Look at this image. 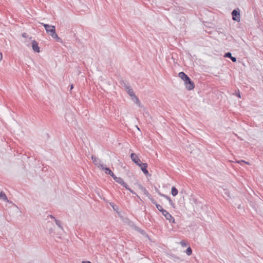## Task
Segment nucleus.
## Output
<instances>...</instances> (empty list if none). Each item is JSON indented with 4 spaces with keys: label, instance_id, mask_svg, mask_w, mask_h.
<instances>
[{
    "label": "nucleus",
    "instance_id": "nucleus-9",
    "mask_svg": "<svg viewBox=\"0 0 263 263\" xmlns=\"http://www.w3.org/2000/svg\"><path fill=\"white\" fill-rule=\"evenodd\" d=\"M101 169L104 171L105 174H106L107 175H109L112 178H113V176H115V175L114 174V173L108 167H105L103 165V166H101Z\"/></svg>",
    "mask_w": 263,
    "mask_h": 263
},
{
    "label": "nucleus",
    "instance_id": "nucleus-34",
    "mask_svg": "<svg viewBox=\"0 0 263 263\" xmlns=\"http://www.w3.org/2000/svg\"><path fill=\"white\" fill-rule=\"evenodd\" d=\"M241 161H242V162H244V163H246V164H249V162H246V161H244V160H241Z\"/></svg>",
    "mask_w": 263,
    "mask_h": 263
},
{
    "label": "nucleus",
    "instance_id": "nucleus-20",
    "mask_svg": "<svg viewBox=\"0 0 263 263\" xmlns=\"http://www.w3.org/2000/svg\"><path fill=\"white\" fill-rule=\"evenodd\" d=\"M54 221L55 222L56 224L58 226V227L62 229L63 228H62V227L61 226V223L60 221L58 220V219H55Z\"/></svg>",
    "mask_w": 263,
    "mask_h": 263
},
{
    "label": "nucleus",
    "instance_id": "nucleus-31",
    "mask_svg": "<svg viewBox=\"0 0 263 263\" xmlns=\"http://www.w3.org/2000/svg\"><path fill=\"white\" fill-rule=\"evenodd\" d=\"M82 263H91V262L89 261H83L82 262Z\"/></svg>",
    "mask_w": 263,
    "mask_h": 263
},
{
    "label": "nucleus",
    "instance_id": "nucleus-24",
    "mask_svg": "<svg viewBox=\"0 0 263 263\" xmlns=\"http://www.w3.org/2000/svg\"><path fill=\"white\" fill-rule=\"evenodd\" d=\"M180 244L183 247H186L187 246V244L185 242V241H184V240H182L181 242H180Z\"/></svg>",
    "mask_w": 263,
    "mask_h": 263
},
{
    "label": "nucleus",
    "instance_id": "nucleus-14",
    "mask_svg": "<svg viewBox=\"0 0 263 263\" xmlns=\"http://www.w3.org/2000/svg\"><path fill=\"white\" fill-rule=\"evenodd\" d=\"M0 199H3V200H4L5 201L9 202V200H8L6 194L3 192H0Z\"/></svg>",
    "mask_w": 263,
    "mask_h": 263
},
{
    "label": "nucleus",
    "instance_id": "nucleus-32",
    "mask_svg": "<svg viewBox=\"0 0 263 263\" xmlns=\"http://www.w3.org/2000/svg\"><path fill=\"white\" fill-rule=\"evenodd\" d=\"M49 216L50 218L54 219V220H55V219H56L53 216H52L51 215H50Z\"/></svg>",
    "mask_w": 263,
    "mask_h": 263
},
{
    "label": "nucleus",
    "instance_id": "nucleus-29",
    "mask_svg": "<svg viewBox=\"0 0 263 263\" xmlns=\"http://www.w3.org/2000/svg\"><path fill=\"white\" fill-rule=\"evenodd\" d=\"M22 36L24 37H27L28 36V35L26 33H23L22 34Z\"/></svg>",
    "mask_w": 263,
    "mask_h": 263
},
{
    "label": "nucleus",
    "instance_id": "nucleus-25",
    "mask_svg": "<svg viewBox=\"0 0 263 263\" xmlns=\"http://www.w3.org/2000/svg\"><path fill=\"white\" fill-rule=\"evenodd\" d=\"M156 206L157 208V209L159 211L160 209H162V207L160 205V204H156Z\"/></svg>",
    "mask_w": 263,
    "mask_h": 263
},
{
    "label": "nucleus",
    "instance_id": "nucleus-27",
    "mask_svg": "<svg viewBox=\"0 0 263 263\" xmlns=\"http://www.w3.org/2000/svg\"><path fill=\"white\" fill-rule=\"evenodd\" d=\"M169 221L170 222L175 223V220L173 217H172V218L171 219V220H169Z\"/></svg>",
    "mask_w": 263,
    "mask_h": 263
},
{
    "label": "nucleus",
    "instance_id": "nucleus-36",
    "mask_svg": "<svg viewBox=\"0 0 263 263\" xmlns=\"http://www.w3.org/2000/svg\"><path fill=\"white\" fill-rule=\"evenodd\" d=\"M136 127H137V129H138V130H140V129L139 128V127L137 126H136Z\"/></svg>",
    "mask_w": 263,
    "mask_h": 263
},
{
    "label": "nucleus",
    "instance_id": "nucleus-1",
    "mask_svg": "<svg viewBox=\"0 0 263 263\" xmlns=\"http://www.w3.org/2000/svg\"><path fill=\"white\" fill-rule=\"evenodd\" d=\"M178 76L184 82L186 88L187 90H191L194 88L195 85L193 81L184 72H180Z\"/></svg>",
    "mask_w": 263,
    "mask_h": 263
},
{
    "label": "nucleus",
    "instance_id": "nucleus-6",
    "mask_svg": "<svg viewBox=\"0 0 263 263\" xmlns=\"http://www.w3.org/2000/svg\"><path fill=\"white\" fill-rule=\"evenodd\" d=\"M91 159L95 165L97 166L98 167L101 168V166H103V165L101 164V161L95 156H91Z\"/></svg>",
    "mask_w": 263,
    "mask_h": 263
},
{
    "label": "nucleus",
    "instance_id": "nucleus-19",
    "mask_svg": "<svg viewBox=\"0 0 263 263\" xmlns=\"http://www.w3.org/2000/svg\"><path fill=\"white\" fill-rule=\"evenodd\" d=\"M185 253L187 255H191L192 253V250L190 247H188L185 250Z\"/></svg>",
    "mask_w": 263,
    "mask_h": 263
},
{
    "label": "nucleus",
    "instance_id": "nucleus-13",
    "mask_svg": "<svg viewBox=\"0 0 263 263\" xmlns=\"http://www.w3.org/2000/svg\"><path fill=\"white\" fill-rule=\"evenodd\" d=\"M140 189L143 192L144 194L146 195L148 198H150L151 195L149 193V192L147 191L145 187H143L142 185L139 186Z\"/></svg>",
    "mask_w": 263,
    "mask_h": 263
},
{
    "label": "nucleus",
    "instance_id": "nucleus-21",
    "mask_svg": "<svg viewBox=\"0 0 263 263\" xmlns=\"http://www.w3.org/2000/svg\"><path fill=\"white\" fill-rule=\"evenodd\" d=\"M148 199L151 201V202L156 205L157 204L156 201L154 200V199L152 197V195L151 196L150 198H148Z\"/></svg>",
    "mask_w": 263,
    "mask_h": 263
},
{
    "label": "nucleus",
    "instance_id": "nucleus-30",
    "mask_svg": "<svg viewBox=\"0 0 263 263\" xmlns=\"http://www.w3.org/2000/svg\"><path fill=\"white\" fill-rule=\"evenodd\" d=\"M3 59V54L2 52H0V61H1Z\"/></svg>",
    "mask_w": 263,
    "mask_h": 263
},
{
    "label": "nucleus",
    "instance_id": "nucleus-4",
    "mask_svg": "<svg viewBox=\"0 0 263 263\" xmlns=\"http://www.w3.org/2000/svg\"><path fill=\"white\" fill-rule=\"evenodd\" d=\"M130 158L132 161L136 163L137 165L140 166V164L142 163L141 160L138 156L135 153H132L130 155Z\"/></svg>",
    "mask_w": 263,
    "mask_h": 263
},
{
    "label": "nucleus",
    "instance_id": "nucleus-16",
    "mask_svg": "<svg viewBox=\"0 0 263 263\" xmlns=\"http://www.w3.org/2000/svg\"><path fill=\"white\" fill-rule=\"evenodd\" d=\"M133 101L137 104L139 106H140V102L138 99V98L135 95L134 96H133L132 98Z\"/></svg>",
    "mask_w": 263,
    "mask_h": 263
},
{
    "label": "nucleus",
    "instance_id": "nucleus-5",
    "mask_svg": "<svg viewBox=\"0 0 263 263\" xmlns=\"http://www.w3.org/2000/svg\"><path fill=\"white\" fill-rule=\"evenodd\" d=\"M113 179L118 183L122 185L124 187L127 188V184L124 182L123 179L121 177H118L116 175L113 176Z\"/></svg>",
    "mask_w": 263,
    "mask_h": 263
},
{
    "label": "nucleus",
    "instance_id": "nucleus-22",
    "mask_svg": "<svg viewBox=\"0 0 263 263\" xmlns=\"http://www.w3.org/2000/svg\"><path fill=\"white\" fill-rule=\"evenodd\" d=\"M110 205L112 207L115 211H116L118 209L117 206L113 202L110 203Z\"/></svg>",
    "mask_w": 263,
    "mask_h": 263
},
{
    "label": "nucleus",
    "instance_id": "nucleus-18",
    "mask_svg": "<svg viewBox=\"0 0 263 263\" xmlns=\"http://www.w3.org/2000/svg\"><path fill=\"white\" fill-rule=\"evenodd\" d=\"M127 88L128 89L127 90V93L132 98L133 96L135 95V93L132 89H130L129 87H128Z\"/></svg>",
    "mask_w": 263,
    "mask_h": 263
},
{
    "label": "nucleus",
    "instance_id": "nucleus-11",
    "mask_svg": "<svg viewBox=\"0 0 263 263\" xmlns=\"http://www.w3.org/2000/svg\"><path fill=\"white\" fill-rule=\"evenodd\" d=\"M129 225H130L131 227L134 228L135 230H136L137 231L140 232L141 234H144V231L143 230H142L140 228L137 227L136 225H135V224L133 222L129 221Z\"/></svg>",
    "mask_w": 263,
    "mask_h": 263
},
{
    "label": "nucleus",
    "instance_id": "nucleus-2",
    "mask_svg": "<svg viewBox=\"0 0 263 263\" xmlns=\"http://www.w3.org/2000/svg\"><path fill=\"white\" fill-rule=\"evenodd\" d=\"M46 32L50 34L53 39L56 40L58 42L62 43V40L58 36L55 32V28L54 26L49 25L48 24H42Z\"/></svg>",
    "mask_w": 263,
    "mask_h": 263
},
{
    "label": "nucleus",
    "instance_id": "nucleus-8",
    "mask_svg": "<svg viewBox=\"0 0 263 263\" xmlns=\"http://www.w3.org/2000/svg\"><path fill=\"white\" fill-rule=\"evenodd\" d=\"M139 166L141 168V170L143 172V173L145 175H147L148 174V172L147 170V164L146 163H141Z\"/></svg>",
    "mask_w": 263,
    "mask_h": 263
},
{
    "label": "nucleus",
    "instance_id": "nucleus-12",
    "mask_svg": "<svg viewBox=\"0 0 263 263\" xmlns=\"http://www.w3.org/2000/svg\"><path fill=\"white\" fill-rule=\"evenodd\" d=\"M224 57H226V58H230L232 61V62H236L237 61L236 58L234 57H233L232 55V53L231 52H226L224 54Z\"/></svg>",
    "mask_w": 263,
    "mask_h": 263
},
{
    "label": "nucleus",
    "instance_id": "nucleus-33",
    "mask_svg": "<svg viewBox=\"0 0 263 263\" xmlns=\"http://www.w3.org/2000/svg\"><path fill=\"white\" fill-rule=\"evenodd\" d=\"M73 84H71V85H70V90H71V89H73Z\"/></svg>",
    "mask_w": 263,
    "mask_h": 263
},
{
    "label": "nucleus",
    "instance_id": "nucleus-23",
    "mask_svg": "<svg viewBox=\"0 0 263 263\" xmlns=\"http://www.w3.org/2000/svg\"><path fill=\"white\" fill-rule=\"evenodd\" d=\"M125 189H127V190H128L133 194H136L135 192L133 190H132L131 189L128 187V185L127 186V188H125Z\"/></svg>",
    "mask_w": 263,
    "mask_h": 263
},
{
    "label": "nucleus",
    "instance_id": "nucleus-7",
    "mask_svg": "<svg viewBox=\"0 0 263 263\" xmlns=\"http://www.w3.org/2000/svg\"><path fill=\"white\" fill-rule=\"evenodd\" d=\"M32 47L33 50L35 52H40V48L38 46V43L35 41L33 40L32 41Z\"/></svg>",
    "mask_w": 263,
    "mask_h": 263
},
{
    "label": "nucleus",
    "instance_id": "nucleus-3",
    "mask_svg": "<svg viewBox=\"0 0 263 263\" xmlns=\"http://www.w3.org/2000/svg\"><path fill=\"white\" fill-rule=\"evenodd\" d=\"M232 19L234 21H237L238 22H240V14L239 9L233 10L232 12Z\"/></svg>",
    "mask_w": 263,
    "mask_h": 263
},
{
    "label": "nucleus",
    "instance_id": "nucleus-17",
    "mask_svg": "<svg viewBox=\"0 0 263 263\" xmlns=\"http://www.w3.org/2000/svg\"><path fill=\"white\" fill-rule=\"evenodd\" d=\"M178 190L175 187L173 186L171 189V194L173 196H175L178 194Z\"/></svg>",
    "mask_w": 263,
    "mask_h": 263
},
{
    "label": "nucleus",
    "instance_id": "nucleus-10",
    "mask_svg": "<svg viewBox=\"0 0 263 263\" xmlns=\"http://www.w3.org/2000/svg\"><path fill=\"white\" fill-rule=\"evenodd\" d=\"M158 194L162 196V197H164L165 198H166L167 199V201H168L170 204H171V205L173 207V208H175V203L173 202V201H172V200L171 199V198L168 196L167 195H165V194H162L160 192L158 193Z\"/></svg>",
    "mask_w": 263,
    "mask_h": 263
},
{
    "label": "nucleus",
    "instance_id": "nucleus-15",
    "mask_svg": "<svg viewBox=\"0 0 263 263\" xmlns=\"http://www.w3.org/2000/svg\"><path fill=\"white\" fill-rule=\"evenodd\" d=\"M165 218L168 220H171L172 218V216L166 210L164 214H162Z\"/></svg>",
    "mask_w": 263,
    "mask_h": 263
},
{
    "label": "nucleus",
    "instance_id": "nucleus-28",
    "mask_svg": "<svg viewBox=\"0 0 263 263\" xmlns=\"http://www.w3.org/2000/svg\"><path fill=\"white\" fill-rule=\"evenodd\" d=\"M165 211H166V210H164L163 208H162V209H160V210H159V211H160V212H161L162 213V214L164 213V212H165Z\"/></svg>",
    "mask_w": 263,
    "mask_h": 263
},
{
    "label": "nucleus",
    "instance_id": "nucleus-35",
    "mask_svg": "<svg viewBox=\"0 0 263 263\" xmlns=\"http://www.w3.org/2000/svg\"><path fill=\"white\" fill-rule=\"evenodd\" d=\"M225 194H226V195H227V196H228V197H230V194H229V193H227V192H225Z\"/></svg>",
    "mask_w": 263,
    "mask_h": 263
},
{
    "label": "nucleus",
    "instance_id": "nucleus-26",
    "mask_svg": "<svg viewBox=\"0 0 263 263\" xmlns=\"http://www.w3.org/2000/svg\"><path fill=\"white\" fill-rule=\"evenodd\" d=\"M236 96L237 97H238L239 98H241V96H240V93L239 90H238V92H236Z\"/></svg>",
    "mask_w": 263,
    "mask_h": 263
}]
</instances>
